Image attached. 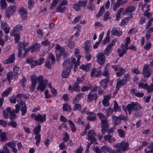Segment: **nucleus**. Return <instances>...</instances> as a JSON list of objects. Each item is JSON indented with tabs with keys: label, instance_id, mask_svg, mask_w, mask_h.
Instances as JSON below:
<instances>
[{
	"label": "nucleus",
	"instance_id": "69168bd1",
	"mask_svg": "<svg viewBox=\"0 0 153 153\" xmlns=\"http://www.w3.org/2000/svg\"><path fill=\"white\" fill-rule=\"evenodd\" d=\"M110 148L107 146H104L102 147V151L103 152L106 153L109 152Z\"/></svg>",
	"mask_w": 153,
	"mask_h": 153
},
{
	"label": "nucleus",
	"instance_id": "ea45409f",
	"mask_svg": "<svg viewBox=\"0 0 153 153\" xmlns=\"http://www.w3.org/2000/svg\"><path fill=\"white\" fill-rule=\"evenodd\" d=\"M61 0H53L52 1L51 6L50 7V10H53L54 7L56 6L57 4L60 2Z\"/></svg>",
	"mask_w": 153,
	"mask_h": 153
},
{
	"label": "nucleus",
	"instance_id": "052dcab7",
	"mask_svg": "<svg viewBox=\"0 0 153 153\" xmlns=\"http://www.w3.org/2000/svg\"><path fill=\"white\" fill-rule=\"evenodd\" d=\"M9 101L11 103L15 104L17 101V99L16 98V95H13V96L9 99Z\"/></svg>",
	"mask_w": 153,
	"mask_h": 153
},
{
	"label": "nucleus",
	"instance_id": "423d86ee",
	"mask_svg": "<svg viewBox=\"0 0 153 153\" xmlns=\"http://www.w3.org/2000/svg\"><path fill=\"white\" fill-rule=\"evenodd\" d=\"M151 70L149 64L144 65L142 70V73L145 77H149L151 74Z\"/></svg>",
	"mask_w": 153,
	"mask_h": 153
},
{
	"label": "nucleus",
	"instance_id": "bf43d9fd",
	"mask_svg": "<svg viewBox=\"0 0 153 153\" xmlns=\"http://www.w3.org/2000/svg\"><path fill=\"white\" fill-rule=\"evenodd\" d=\"M81 7H85L87 4V1L86 0L79 1L78 2Z\"/></svg>",
	"mask_w": 153,
	"mask_h": 153
},
{
	"label": "nucleus",
	"instance_id": "2f4dec72",
	"mask_svg": "<svg viewBox=\"0 0 153 153\" xmlns=\"http://www.w3.org/2000/svg\"><path fill=\"white\" fill-rule=\"evenodd\" d=\"M79 68L84 71H89L90 69V64H87L85 65H82L80 66Z\"/></svg>",
	"mask_w": 153,
	"mask_h": 153
},
{
	"label": "nucleus",
	"instance_id": "f3484780",
	"mask_svg": "<svg viewBox=\"0 0 153 153\" xmlns=\"http://www.w3.org/2000/svg\"><path fill=\"white\" fill-rule=\"evenodd\" d=\"M74 53L75 56L77 58V60L75 64V66H79L80 64V60L82 57V56L79 54V50L77 48H76L75 50Z\"/></svg>",
	"mask_w": 153,
	"mask_h": 153
},
{
	"label": "nucleus",
	"instance_id": "0e129e2a",
	"mask_svg": "<svg viewBox=\"0 0 153 153\" xmlns=\"http://www.w3.org/2000/svg\"><path fill=\"white\" fill-rule=\"evenodd\" d=\"M11 148L12 149L14 147L16 146V143L13 142H9L6 143L5 145Z\"/></svg>",
	"mask_w": 153,
	"mask_h": 153
},
{
	"label": "nucleus",
	"instance_id": "338daca9",
	"mask_svg": "<svg viewBox=\"0 0 153 153\" xmlns=\"http://www.w3.org/2000/svg\"><path fill=\"white\" fill-rule=\"evenodd\" d=\"M138 86L140 88H141L144 89H146L148 87V84L147 83L143 84V82H140L138 85Z\"/></svg>",
	"mask_w": 153,
	"mask_h": 153
},
{
	"label": "nucleus",
	"instance_id": "f704fd0d",
	"mask_svg": "<svg viewBox=\"0 0 153 153\" xmlns=\"http://www.w3.org/2000/svg\"><path fill=\"white\" fill-rule=\"evenodd\" d=\"M0 138L1 142L5 141L7 139L6 133L4 132H2L1 130H0Z\"/></svg>",
	"mask_w": 153,
	"mask_h": 153
},
{
	"label": "nucleus",
	"instance_id": "39448f33",
	"mask_svg": "<svg viewBox=\"0 0 153 153\" xmlns=\"http://www.w3.org/2000/svg\"><path fill=\"white\" fill-rule=\"evenodd\" d=\"M76 63V59L74 57H72L71 59H68L66 60H64L63 63V66L66 67V68H72L73 66V65H74V69L77 68L78 66H75Z\"/></svg>",
	"mask_w": 153,
	"mask_h": 153
},
{
	"label": "nucleus",
	"instance_id": "6ab92c4d",
	"mask_svg": "<svg viewBox=\"0 0 153 153\" xmlns=\"http://www.w3.org/2000/svg\"><path fill=\"white\" fill-rule=\"evenodd\" d=\"M59 53H57L56 55V58L58 59L60 56H62L63 57H65L67 54V53L66 51H65V49L63 48H61L58 51Z\"/></svg>",
	"mask_w": 153,
	"mask_h": 153
},
{
	"label": "nucleus",
	"instance_id": "1a4fd4ad",
	"mask_svg": "<svg viewBox=\"0 0 153 153\" xmlns=\"http://www.w3.org/2000/svg\"><path fill=\"white\" fill-rule=\"evenodd\" d=\"M0 27L1 29H3L5 33L8 34L9 33L10 27L5 21L4 20L1 21Z\"/></svg>",
	"mask_w": 153,
	"mask_h": 153
},
{
	"label": "nucleus",
	"instance_id": "bb28decb",
	"mask_svg": "<svg viewBox=\"0 0 153 153\" xmlns=\"http://www.w3.org/2000/svg\"><path fill=\"white\" fill-rule=\"evenodd\" d=\"M102 129L101 130L102 134H104L108 131V123L101 124Z\"/></svg>",
	"mask_w": 153,
	"mask_h": 153
},
{
	"label": "nucleus",
	"instance_id": "b1692460",
	"mask_svg": "<svg viewBox=\"0 0 153 153\" xmlns=\"http://www.w3.org/2000/svg\"><path fill=\"white\" fill-rule=\"evenodd\" d=\"M70 69L69 68H64L62 73V78H67L70 74Z\"/></svg>",
	"mask_w": 153,
	"mask_h": 153
},
{
	"label": "nucleus",
	"instance_id": "774afa93",
	"mask_svg": "<svg viewBox=\"0 0 153 153\" xmlns=\"http://www.w3.org/2000/svg\"><path fill=\"white\" fill-rule=\"evenodd\" d=\"M73 6L74 9L76 11H78L81 9L80 6L78 3L74 4Z\"/></svg>",
	"mask_w": 153,
	"mask_h": 153
},
{
	"label": "nucleus",
	"instance_id": "e433bc0d",
	"mask_svg": "<svg viewBox=\"0 0 153 153\" xmlns=\"http://www.w3.org/2000/svg\"><path fill=\"white\" fill-rule=\"evenodd\" d=\"M114 107L113 110V111L115 112L120 111L121 110V107L118 105L117 102L116 101H114Z\"/></svg>",
	"mask_w": 153,
	"mask_h": 153
},
{
	"label": "nucleus",
	"instance_id": "dca6fc26",
	"mask_svg": "<svg viewBox=\"0 0 153 153\" xmlns=\"http://www.w3.org/2000/svg\"><path fill=\"white\" fill-rule=\"evenodd\" d=\"M136 9L135 7L134 6L130 5L127 7L126 9L122 13L123 15H126V13H131L135 11Z\"/></svg>",
	"mask_w": 153,
	"mask_h": 153
},
{
	"label": "nucleus",
	"instance_id": "8fccbe9b",
	"mask_svg": "<svg viewBox=\"0 0 153 153\" xmlns=\"http://www.w3.org/2000/svg\"><path fill=\"white\" fill-rule=\"evenodd\" d=\"M13 76V72L12 71H10L7 74V78L9 83H10L11 80L12 79Z\"/></svg>",
	"mask_w": 153,
	"mask_h": 153
},
{
	"label": "nucleus",
	"instance_id": "5701e85b",
	"mask_svg": "<svg viewBox=\"0 0 153 153\" xmlns=\"http://www.w3.org/2000/svg\"><path fill=\"white\" fill-rule=\"evenodd\" d=\"M109 82V79L107 78L102 79L100 82V84L103 87L104 89H105L107 87L108 83Z\"/></svg>",
	"mask_w": 153,
	"mask_h": 153
},
{
	"label": "nucleus",
	"instance_id": "cd10ccee",
	"mask_svg": "<svg viewBox=\"0 0 153 153\" xmlns=\"http://www.w3.org/2000/svg\"><path fill=\"white\" fill-rule=\"evenodd\" d=\"M23 30V26L20 25H16L13 27V33H20Z\"/></svg>",
	"mask_w": 153,
	"mask_h": 153
},
{
	"label": "nucleus",
	"instance_id": "ddd939ff",
	"mask_svg": "<svg viewBox=\"0 0 153 153\" xmlns=\"http://www.w3.org/2000/svg\"><path fill=\"white\" fill-rule=\"evenodd\" d=\"M96 134L93 130H89L88 133V139L90 141H95L96 138L95 137Z\"/></svg>",
	"mask_w": 153,
	"mask_h": 153
},
{
	"label": "nucleus",
	"instance_id": "a878e982",
	"mask_svg": "<svg viewBox=\"0 0 153 153\" xmlns=\"http://www.w3.org/2000/svg\"><path fill=\"white\" fill-rule=\"evenodd\" d=\"M86 114L89 115L87 117V119L88 120L93 121L96 118L95 114L94 113L88 111L86 113Z\"/></svg>",
	"mask_w": 153,
	"mask_h": 153
},
{
	"label": "nucleus",
	"instance_id": "20e7f679",
	"mask_svg": "<svg viewBox=\"0 0 153 153\" xmlns=\"http://www.w3.org/2000/svg\"><path fill=\"white\" fill-rule=\"evenodd\" d=\"M45 59L43 58H41L37 60H34L33 58L27 59L26 60L27 63H30L32 68L35 66L39 65L42 64L44 62Z\"/></svg>",
	"mask_w": 153,
	"mask_h": 153
},
{
	"label": "nucleus",
	"instance_id": "c9c22d12",
	"mask_svg": "<svg viewBox=\"0 0 153 153\" xmlns=\"http://www.w3.org/2000/svg\"><path fill=\"white\" fill-rule=\"evenodd\" d=\"M62 6L59 5L57 7L56 11L57 12L63 13L66 10V7H62Z\"/></svg>",
	"mask_w": 153,
	"mask_h": 153
},
{
	"label": "nucleus",
	"instance_id": "de8ad7c7",
	"mask_svg": "<svg viewBox=\"0 0 153 153\" xmlns=\"http://www.w3.org/2000/svg\"><path fill=\"white\" fill-rule=\"evenodd\" d=\"M88 9L91 11H94L95 10V7L92 2H89L87 6Z\"/></svg>",
	"mask_w": 153,
	"mask_h": 153
},
{
	"label": "nucleus",
	"instance_id": "a211bd4d",
	"mask_svg": "<svg viewBox=\"0 0 153 153\" xmlns=\"http://www.w3.org/2000/svg\"><path fill=\"white\" fill-rule=\"evenodd\" d=\"M48 82V81L47 80H44L43 82L39 84L37 88V89L43 91L45 89L46 86Z\"/></svg>",
	"mask_w": 153,
	"mask_h": 153
},
{
	"label": "nucleus",
	"instance_id": "7c9ffc66",
	"mask_svg": "<svg viewBox=\"0 0 153 153\" xmlns=\"http://www.w3.org/2000/svg\"><path fill=\"white\" fill-rule=\"evenodd\" d=\"M122 34L121 31L115 28L113 29L111 31V34L113 35L120 36Z\"/></svg>",
	"mask_w": 153,
	"mask_h": 153
},
{
	"label": "nucleus",
	"instance_id": "a19ab883",
	"mask_svg": "<svg viewBox=\"0 0 153 153\" xmlns=\"http://www.w3.org/2000/svg\"><path fill=\"white\" fill-rule=\"evenodd\" d=\"M117 131L120 137L121 138L125 137L126 133L123 130L121 129H118L117 130Z\"/></svg>",
	"mask_w": 153,
	"mask_h": 153
},
{
	"label": "nucleus",
	"instance_id": "864d4df0",
	"mask_svg": "<svg viewBox=\"0 0 153 153\" xmlns=\"http://www.w3.org/2000/svg\"><path fill=\"white\" fill-rule=\"evenodd\" d=\"M0 4L2 9H4L7 6V4L5 0H1Z\"/></svg>",
	"mask_w": 153,
	"mask_h": 153
},
{
	"label": "nucleus",
	"instance_id": "f8f14e48",
	"mask_svg": "<svg viewBox=\"0 0 153 153\" xmlns=\"http://www.w3.org/2000/svg\"><path fill=\"white\" fill-rule=\"evenodd\" d=\"M98 97V95L96 93H92L89 92L88 95L87 102H91L94 100H96Z\"/></svg>",
	"mask_w": 153,
	"mask_h": 153
},
{
	"label": "nucleus",
	"instance_id": "393cba45",
	"mask_svg": "<svg viewBox=\"0 0 153 153\" xmlns=\"http://www.w3.org/2000/svg\"><path fill=\"white\" fill-rule=\"evenodd\" d=\"M126 49L124 48V45H122L120 49H118L117 50V52L119 53V55L120 57H121L123 56V54L126 52Z\"/></svg>",
	"mask_w": 153,
	"mask_h": 153
},
{
	"label": "nucleus",
	"instance_id": "e2e57ef3",
	"mask_svg": "<svg viewBox=\"0 0 153 153\" xmlns=\"http://www.w3.org/2000/svg\"><path fill=\"white\" fill-rule=\"evenodd\" d=\"M28 43H21L19 45V47L22 48V49H25L29 45Z\"/></svg>",
	"mask_w": 153,
	"mask_h": 153
},
{
	"label": "nucleus",
	"instance_id": "473e14b6",
	"mask_svg": "<svg viewBox=\"0 0 153 153\" xmlns=\"http://www.w3.org/2000/svg\"><path fill=\"white\" fill-rule=\"evenodd\" d=\"M16 7L15 5H11L9 7L7 8V10L11 14H13L16 11Z\"/></svg>",
	"mask_w": 153,
	"mask_h": 153
},
{
	"label": "nucleus",
	"instance_id": "c03bdc74",
	"mask_svg": "<svg viewBox=\"0 0 153 153\" xmlns=\"http://www.w3.org/2000/svg\"><path fill=\"white\" fill-rule=\"evenodd\" d=\"M118 70L119 71L117 72L116 74V75L118 77H120L123 75L125 72V70L122 68H119Z\"/></svg>",
	"mask_w": 153,
	"mask_h": 153
},
{
	"label": "nucleus",
	"instance_id": "09e8293b",
	"mask_svg": "<svg viewBox=\"0 0 153 153\" xmlns=\"http://www.w3.org/2000/svg\"><path fill=\"white\" fill-rule=\"evenodd\" d=\"M12 90L11 87H9L7 88L6 90L4 91L2 94V95L4 97H6L11 92Z\"/></svg>",
	"mask_w": 153,
	"mask_h": 153
},
{
	"label": "nucleus",
	"instance_id": "13d9d810",
	"mask_svg": "<svg viewBox=\"0 0 153 153\" xmlns=\"http://www.w3.org/2000/svg\"><path fill=\"white\" fill-rule=\"evenodd\" d=\"M41 44L44 46H48L50 45L51 42L48 39H45L44 40L42 41Z\"/></svg>",
	"mask_w": 153,
	"mask_h": 153
},
{
	"label": "nucleus",
	"instance_id": "f03ea898",
	"mask_svg": "<svg viewBox=\"0 0 153 153\" xmlns=\"http://www.w3.org/2000/svg\"><path fill=\"white\" fill-rule=\"evenodd\" d=\"M114 147L116 149V153H122L128 149V144L127 142L123 141L116 143Z\"/></svg>",
	"mask_w": 153,
	"mask_h": 153
},
{
	"label": "nucleus",
	"instance_id": "0eeeda50",
	"mask_svg": "<svg viewBox=\"0 0 153 153\" xmlns=\"http://www.w3.org/2000/svg\"><path fill=\"white\" fill-rule=\"evenodd\" d=\"M41 47V45L39 43L37 42L34 43L31 46L28 47L26 50H25V53H26L30 51L32 53L34 51L37 52L39 51Z\"/></svg>",
	"mask_w": 153,
	"mask_h": 153
},
{
	"label": "nucleus",
	"instance_id": "7ed1b4c3",
	"mask_svg": "<svg viewBox=\"0 0 153 153\" xmlns=\"http://www.w3.org/2000/svg\"><path fill=\"white\" fill-rule=\"evenodd\" d=\"M15 110H11L10 108L8 107L5 110L6 111L5 112H7L9 113L10 115L9 118L11 120L15 118L16 116V114L18 113L19 111V108L18 104H16L15 105Z\"/></svg>",
	"mask_w": 153,
	"mask_h": 153
},
{
	"label": "nucleus",
	"instance_id": "4468645a",
	"mask_svg": "<svg viewBox=\"0 0 153 153\" xmlns=\"http://www.w3.org/2000/svg\"><path fill=\"white\" fill-rule=\"evenodd\" d=\"M15 54H11L8 59L4 62V64H8L13 63L15 61Z\"/></svg>",
	"mask_w": 153,
	"mask_h": 153
},
{
	"label": "nucleus",
	"instance_id": "a18cd8bd",
	"mask_svg": "<svg viewBox=\"0 0 153 153\" xmlns=\"http://www.w3.org/2000/svg\"><path fill=\"white\" fill-rule=\"evenodd\" d=\"M112 47L111 46V45H109L107 46L105 50V54L106 55H108L109 54L111 51Z\"/></svg>",
	"mask_w": 153,
	"mask_h": 153
},
{
	"label": "nucleus",
	"instance_id": "f257e3e1",
	"mask_svg": "<svg viewBox=\"0 0 153 153\" xmlns=\"http://www.w3.org/2000/svg\"><path fill=\"white\" fill-rule=\"evenodd\" d=\"M142 108L141 105L137 102H131L126 106V109L129 114H131L133 111H137Z\"/></svg>",
	"mask_w": 153,
	"mask_h": 153
},
{
	"label": "nucleus",
	"instance_id": "5fc2aeb1",
	"mask_svg": "<svg viewBox=\"0 0 153 153\" xmlns=\"http://www.w3.org/2000/svg\"><path fill=\"white\" fill-rule=\"evenodd\" d=\"M121 5L120 2L117 1L114 4L113 10L116 11Z\"/></svg>",
	"mask_w": 153,
	"mask_h": 153
},
{
	"label": "nucleus",
	"instance_id": "412c9836",
	"mask_svg": "<svg viewBox=\"0 0 153 153\" xmlns=\"http://www.w3.org/2000/svg\"><path fill=\"white\" fill-rule=\"evenodd\" d=\"M97 115L101 121V124L108 123L105 116L102 113H98L97 114Z\"/></svg>",
	"mask_w": 153,
	"mask_h": 153
},
{
	"label": "nucleus",
	"instance_id": "3c124183",
	"mask_svg": "<svg viewBox=\"0 0 153 153\" xmlns=\"http://www.w3.org/2000/svg\"><path fill=\"white\" fill-rule=\"evenodd\" d=\"M124 10L123 8H121L118 10V12L116 15V19L117 21H118L120 17V14Z\"/></svg>",
	"mask_w": 153,
	"mask_h": 153
},
{
	"label": "nucleus",
	"instance_id": "aec40b11",
	"mask_svg": "<svg viewBox=\"0 0 153 153\" xmlns=\"http://www.w3.org/2000/svg\"><path fill=\"white\" fill-rule=\"evenodd\" d=\"M31 79L32 84L30 87V89L32 91H33L35 88V85L37 83L36 76L33 75L31 77Z\"/></svg>",
	"mask_w": 153,
	"mask_h": 153
},
{
	"label": "nucleus",
	"instance_id": "6e6d98bb",
	"mask_svg": "<svg viewBox=\"0 0 153 153\" xmlns=\"http://www.w3.org/2000/svg\"><path fill=\"white\" fill-rule=\"evenodd\" d=\"M68 121L70 123V127L71 129V131L73 132H75L76 130V128L74 125V124L71 120H68Z\"/></svg>",
	"mask_w": 153,
	"mask_h": 153
},
{
	"label": "nucleus",
	"instance_id": "c756f323",
	"mask_svg": "<svg viewBox=\"0 0 153 153\" xmlns=\"http://www.w3.org/2000/svg\"><path fill=\"white\" fill-rule=\"evenodd\" d=\"M84 96V94L82 93H79L76 95V97L74 99L73 102L74 104L77 103V102L82 97Z\"/></svg>",
	"mask_w": 153,
	"mask_h": 153
},
{
	"label": "nucleus",
	"instance_id": "9b49d317",
	"mask_svg": "<svg viewBox=\"0 0 153 153\" xmlns=\"http://www.w3.org/2000/svg\"><path fill=\"white\" fill-rule=\"evenodd\" d=\"M19 10L22 19L24 20L26 19L27 17V10L23 7H21L19 9Z\"/></svg>",
	"mask_w": 153,
	"mask_h": 153
},
{
	"label": "nucleus",
	"instance_id": "2eb2a0df",
	"mask_svg": "<svg viewBox=\"0 0 153 153\" xmlns=\"http://www.w3.org/2000/svg\"><path fill=\"white\" fill-rule=\"evenodd\" d=\"M46 116L45 114H44L42 116L40 114H38L37 115L35 116L34 119L36 121L42 123L45 120Z\"/></svg>",
	"mask_w": 153,
	"mask_h": 153
},
{
	"label": "nucleus",
	"instance_id": "37998d69",
	"mask_svg": "<svg viewBox=\"0 0 153 153\" xmlns=\"http://www.w3.org/2000/svg\"><path fill=\"white\" fill-rule=\"evenodd\" d=\"M108 65H105L104 68V71L102 73V75L105 76H108L110 75V73L108 71Z\"/></svg>",
	"mask_w": 153,
	"mask_h": 153
},
{
	"label": "nucleus",
	"instance_id": "6e6552de",
	"mask_svg": "<svg viewBox=\"0 0 153 153\" xmlns=\"http://www.w3.org/2000/svg\"><path fill=\"white\" fill-rule=\"evenodd\" d=\"M96 57L97 58V61L100 65H104L106 59L104 53H99L97 55Z\"/></svg>",
	"mask_w": 153,
	"mask_h": 153
},
{
	"label": "nucleus",
	"instance_id": "79ce46f5",
	"mask_svg": "<svg viewBox=\"0 0 153 153\" xmlns=\"http://www.w3.org/2000/svg\"><path fill=\"white\" fill-rule=\"evenodd\" d=\"M62 109L64 111H70L71 109V106L68 103H65L63 104Z\"/></svg>",
	"mask_w": 153,
	"mask_h": 153
},
{
	"label": "nucleus",
	"instance_id": "72a5a7b5",
	"mask_svg": "<svg viewBox=\"0 0 153 153\" xmlns=\"http://www.w3.org/2000/svg\"><path fill=\"white\" fill-rule=\"evenodd\" d=\"M126 82L123 79L118 80L116 85V88L117 90H119V88L122 86Z\"/></svg>",
	"mask_w": 153,
	"mask_h": 153
},
{
	"label": "nucleus",
	"instance_id": "4be33fe9",
	"mask_svg": "<svg viewBox=\"0 0 153 153\" xmlns=\"http://www.w3.org/2000/svg\"><path fill=\"white\" fill-rule=\"evenodd\" d=\"M102 73V71L100 70L98 71L95 68H93L92 69L91 72V76L92 77L95 76L96 77H98L100 76Z\"/></svg>",
	"mask_w": 153,
	"mask_h": 153
},
{
	"label": "nucleus",
	"instance_id": "4d7b16f0",
	"mask_svg": "<svg viewBox=\"0 0 153 153\" xmlns=\"http://www.w3.org/2000/svg\"><path fill=\"white\" fill-rule=\"evenodd\" d=\"M7 125L9 126H11L14 128H16L17 126V124L16 122L14 121H11L8 122Z\"/></svg>",
	"mask_w": 153,
	"mask_h": 153
},
{
	"label": "nucleus",
	"instance_id": "603ef678",
	"mask_svg": "<svg viewBox=\"0 0 153 153\" xmlns=\"http://www.w3.org/2000/svg\"><path fill=\"white\" fill-rule=\"evenodd\" d=\"M41 134H37L36 135L35 137V139L36 140V144L37 146L39 145L41 140Z\"/></svg>",
	"mask_w": 153,
	"mask_h": 153
},
{
	"label": "nucleus",
	"instance_id": "9d476101",
	"mask_svg": "<svg viewBox=\"0 0 153 153\" xmlns=\"http://www.w3.org/2000/svg\"><path fill=\"white\" fill-rule=\"evenodd\" d=\"M17 104L18 105L19 108V111L20 110V108H21L20 110L22 115V116L25 115L27 111V107L25 103L23 101H21L19 103Z\"/></svg>",
	"mask_w": 153,
	"mask_h": 153
},
{
	"label": "nucleus",
	"instance_id": "49530a36",
	"mask_svg": "<svg viewBox=\"0 0 153 153\" xmlns=\"http://www.w3.org/2000/svg\"><path fill=\"white\" fill-rule=\"evenodd\" d=\"M105 11V10L104 6H102L100 8L98 13L96 15V17H98L102 16Z\"/></svg>",
	"mask_w": 153,
	"mask_h": 153
},
{
	"label": "nucleus",
	"instance_id": "58836bf2",
	"mask_svg": "<svg viewBox=\"0 0 153 153\" xmlns=\"http://www.w3.org/2000/svg\"><path fill=\"white\" fill-rule=\"evenodd\" d=\"M41 131V125H38L36 127L34 128L33 130L34 133L35 135L40 134L39 133Z\"/></svg>",
	"mask_w": 153,
	"mask_h": 153
},
{
	"label": "nucleus",
	"instance_id": "680f3d73",
	"mask_svg": "<svg viewBox=\"0 0 153 153\" xmlns=\"http://www.w3.org/2000/svg\"><path fill=\"white\" fill-rule=\"evenodd\" d=\"M107 113L106 114V116L108 117L111 115L113 112V110L112 109H111L110 107H109L106 109Z\"/></svg>",
	"mask_w": 153,
	"mask_h": 153
},
{
	"label": "nucleus",
	"instance_id": "c85d7f7f",
	"mask_svg": "<svg viewBox=\"0 0 153 153\" xmlns=\"http://www.w3.org/2000/svg\"><path fill=\"white\" fill-rule=\"evenodd\" d=\"M91 46L90 41L87 40L84 44L83 47L86 51H89L90 50Z\"/></svg>",
	"mask_w": 153,
	"mask_h": 153
},
{
	"label": "nucleus",
	"instance_id": "4c0bfd02",
	"mask_svg": "<svg viewBox=\"0 0 153 153\" xmlns=\"http://www.w3.org/2000/svg\"><path fill=\"white\" fill-rule=\"evenodd\" d=\"M112 120L113 122L115 125H118L121 122V120L119 119V117L115 116H113Z\"/></svg>",
	"mask_w": 153,
	"mask_h": 153
}]
</instances>
